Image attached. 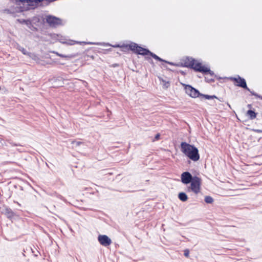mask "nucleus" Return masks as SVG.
Returning a JSON list of instances; mask_svg holds the SVG:
<instances>
[{"label": "nucleus", "mask_w": 262, "mask_h": 262, "mask_svg": "<svg viewBox=\"0 0 262 262\" xmlns=\"http://www.w3.org/2000/svg\"><path fill=\"white\" fill-rule=\"evenodd\" d=\"M180 147L181 151L192 161L196 162L199 160V150L194 146L183 142Z\"/></svg>", "instance_id": "nucleus-1"}, {"label": "nucleus", "mask_w": 262, "mask_h": 262, "mask_svg": "<svg viewBox=\"0 0 262 262\" xmlns=\"http://www.w3.org/2000/svg\"><path fill=\"white\" fill-rule=\"evenodd\" d=\"M168 63H169V64H172V63H170L169 62H168Z\"/></svg>", "instance_id": "nucleus-29"}, {"label": "nucleus", "mask_w": 262, "mask_h": 262, "mask_svg": "<svg viewBox=\"0 0 262 262\" xmlns=\"http://www.w3.org/2000/svg\"><path fill=\"white\" fill-rule=\"evenodd\" d=\"M86 43L89 44V45H99V43H93V42H88Z\"/></svg>", "instance_id": "nucleus-26"}, {"label": "nucleus", "mask_w": 262, "mask_h": 262, "mask_svg": "<svg viewBox=\"0 0 262 262\" xmlns=\"http://www.w3.org/2000/svg\"><path fill=\"white\" fill-rule=\"evenodd\" d=\"M247 115L249 117V118L251 120L254 119L256 117V114L252 110H249L247 112Z\"/></svg>", "instance_id": "nucleus-11"}, {"label": "nucleus", "mask_w": 262, "mask_h": 262, "mask_svg": "<svg viewBox=\"0 0 262 262\" xmlns=\"http://www.w3.org/2000/svg\"><path fill=\"white\" fill-rule=\"evenodd\" d=\"M248 107L250 108L251 107V105L250 104H248Z\"/></svg>", "instance_id": "nucleus-28"}, {"label": "nucleus", "mask_w": 262, "mask_h": 262, "mask_svg": "<svg viewBox=\"0 0 262 262\" xmlns=\"http://www.w3.org/2000/svg\"><path fill=\"white\" fill-rule=\"evenodd\" d=\"M19 50L24 54V55H27L28 54L27 50L24 48H19Z\"/></svg>", "instance_id": "nucleus-21"}, {"label": "nucleus", "mask_w": 262, "mask_h": 262, "mask_svg": "<svg viewBox=\"0 0 262 262\" xmlns=\"http://www.w3.org/2000/svg\"><path fill=\"white\" fill-rule=\"evenodd\" d=\"M137 50H137L136 53L140 54V55H149V54L150 53V51L148 50L143 48L141 47H139V48H137Z\"/></svg>", "instance_id": "nucleus-9"}, {"label": "nucleus", "mask_w": 262, "mask_h": 262, "mask_svg": "<svg viewBox=\"0 0 262 262\" xmlns=\"http://www.w3.org/2000/svg\"><path fill=\"white\" fill-rule=\"evenodd\" d=\"M72 144L75 145V147H77L82 144L83 143L80 141H76L74 140L72 141Z\"/></svg>", "instance_id": "nucleus-19"}, {"label": "nucleus", "mask_w": 262, "mask_h": 262, "mask_svg": "<svg viewBox=\"0 0 262 262\" xmlns=\"http://www.w3.org/2000/svg\"><path fill=\"white\" fill-rule=\"evenodd\" d=\"M160 134H159V133H158V134H157L155 136V139H154V140H153V141H156V140H159V139H160Z\"/></svg>", "instance_id": "nucleus-22"}, {"label": "nucleus", "mask_w": 262, "mask_h": 262, "mask_svg": "<svg viewBox=\"0 0 262 262\" xmlns=\"http://www.w3.org/2000/svg\"><path fill=\"white\" fill-rule=\"evenodd\" d=\"M190 186L188 189H191L195 194H198L200 191L201 179L198 177H193L192 181L190 182Z\"/></svg>", "instance_id": "nucleus-3"}, {"label": "nucleus", "mask_w": 262, "mask_h": 262, "mask_svg": "<svg viewBox=\"0 0 262 262\" xmlns=\"http://www.w3.org/2000/svg\"><path fill=\"white\" fill-rule=\"evenodd\" d=\"M178 197L179 199L183 202H185L188 200L187 195L184 192L179 193Z\"/></svg>", "instance_id": "nucleus-10"}, {"label": "nucleus", "mask_w": 262, "mask_h": 262, "mask_svg": "<svg viewBox=\"0 0 262 262\" xmlns=\"http://www.w3.org/2000/svg\"><path fill=\"white\" fill-rule=\"evenodd\" d=\"M99 242L104 246H107L111 244V239L105 235H100L98 237Z\"/></svg>", "instance_id": "nucleus-8"}, {"label": "nucleus", "mask_w": 262, "mask_h": 262, "mask_svg": "<svg viewBox=\"0 0 262 262\" xmlns=\"http://www.w3.org/2000/svg\"><path fill=\"white\" fill-rule=\"evenodd\" d=\"M193 179V177L189 172H184L181 174V181L184 184H187L190 183Z\"/></svg>", "instance_id": "nucleus-7"}, {"label": "nucleus", "mask_w": 262, "mask_h": 262, "mask_svg": "<svg viewBox=\"0 0 262 262\" xmlns=\"http://www.w3.org/2000/svg\"><path fill=\"white\" fill-rule=\"evenodd\" d=\"M252 130L255 133H262L261 129H253Z\"/></svg>", "instance_id": "nucleus-23"}, {"label": "nucleus", "mask_w": 262, "mask_h": 262, "mask_svg": "<svg viewBox=\"0 0 262 262\" xmlns=\"http://www.w3.org/2000/svg\"><path fill=\"white\" fill-rule=\"evenodd\" d=\"M185 92L187 94L192 98H196L201 95L199 91L189 85H185Z\"/></svg>", "instance_id": "nucleus-6"}, {"label": "nucleus", "mask_w": 262, "mask_h": 262, "mask_svg": "<svg viewBox=\"0 0 262 262\" xmlns=\"http://www.w3.org/2000/svg\"><path fill=\"white\" fill-rule=\"evenodd\" d=\"M149 55H150L151 57H152L154 59L159 61H164V62H167V61L163 60L162 59H161V58H160L159 57H158L157 55H156V54H155L154 53L151 52L150 51V53L149 54Z\"/></svg>", "instance_id": "nucleus-16"}, {"label": "nucleus", "mask_w": 262, "mask_h": 262, "mask_svg": "<svg viewBox=\"0 0 262 262\" xmlns=\"http://www.w3.org/2000/svg\"><path fill=\"white\" fill-rule=\"evenodd\" d=\"M54 53H55L56 55H57L58 56H60V57H67V56H66V55H62V54H59L57 52H54Z\"/></svg>", "instance_id": "nucleus-25"}, {"label": "nucleus", "mask_w": 262, "mask_h": 262, "mask_svg": "<svg viewBox=\"0 0 262 262\" xmlns=\"http://www.w3.org/2000/svg\"><path fill=\"white\" fill-rule=\"evenodd\" d=\"M129 49L132 50L134 51L135 53L137 51V48H139V46H138L136 43H132L129 46Z\"/></svg>", "instance_id": "nucleus-13"}, {"label": "nucleus", "mask_w": 262, "mask_h": 262, "mask_svg": "<svg viewBox=\"0 0 262 262\" xmlns=\"http://www.w3.org/2000/svg\"><path fill=\"white\" fill-rule=\"evenodd\" d=\"M149 55H150L151 57H152L154 59L159 61H164V62H167V61L163 60L162 59H161V58H160L159 57H158L157 55H156V54H155L154 53L151 52L150 51V53L149 54Z\"/></svg>", "instance_id": "nucleus-14"}, {"label": "nucleus", "mask_w": 262, "mask_h": 262, "mask_svg": "<svg viewBox=\"0 0 262 262\" xmlns=\"http://www.w3.org/2000/svg\"><path fill=\"white\" fill-rule=\"evenodd\" d=\"M200 95L203 96L204 98H205L207 99H213V98L218 99V98L214 95L210 96V95H201V94Z\"/></svg>", "instance_id": "nucleus-18"}, {"label": "nucleus", "mask_w": 262, "mask_h": 262, "mask_svg": "<svg viewBox=\"0 0 262 262\" xmlns=\"http://www.w3.org/2000/svg\"><path fill=\"white\" fill-rule=\"evenodd\" d=\"M186 66L192 68L196 71L202 72L204 74H209L211 76H213L214 73L209 69L203 66L200 62H198L192 58H187L185 62Z\"/></svg>", "instance_id": "nucleus-2"}, {"label": "nucleus", "mask_w": 262, "mask_h": 262, "mask_svg": "<svg viewBox=\"0 0 262 262\" xmlns=\"http://www.w3.org/2000/svg\"><path fill=\"white\" fill-rule=\"evenodd\" d=\"M5 214L7 215V216L9 218H12L14 216L13 212L10 208H6L5 209Z\"/></svg>", "instance_id": "nucleus-12"}, {"label": "nucleus", "mask_w": 262, "mask_h": 262, "mask_svg": "<svg viewBox=\"0 0 262 262\" xmlns=\"http://www.w3.org/2000/svg\"><path fill=\"white\" fill-rule=\"evenodd\" d=\"M61 42L63 43H66V44H68V43L66 41H62V40H60V41Z\"/></svg>", "instance_id": "nucleus-27"}, {"label": "nucleus", "mask_w": 262, "mask_h": 262, "mask_svg": "<svg viewBox=\"0 0 262 262\" xmlns=\"http://www.w3.org/2000/svg\"><path fill=\"white\" fill-rule=\"evenodd\" d=\"M230 79L237 83L236 84V86L246 89L249 91L252 95H256L254 92L250 91V89L247 87L246 82L244 78L238 76V77H231Z\"/></svg>", "instance_id": "nucleus-5"}, {"label": "nucleus", "mask_w": 262, "mask_h": 262, "mask_svg": "<svg viewBox=\"0 0 262 262\" xmlns=\"http://www.w3.org/2000/svg\"><path fill=\"white\" fill-rule=\"evenodd\" d=\"M204 200L205 202L208 204H211L213 202V198L210 196H206Z\"/></svg>", "instance_id": "nucleus-17"}, {"label": "nucleus", "mask_w": 262, "mask_h": 262, "mask_svg": "<svg viewBox=\"0 0 262 262\" xmlns=\"http://www.w3.org/2000/svg\"><path fill=\"white\" fill-rule=\"evenodd\" d=\"M149 55H150L151 57H152L154 59L159 61H164V62H167V61L163 60L162 59H161V58H160L159 57H158L157 55H156V54H155L154 53L151 52L150 51V53L149 54Z\"/></svg>", "instance_id": "nucleus-15"}, {"label": "nucleus", "mask_w": 262, "mask_h": 262, "mask_svg": "<svg viewBox=\"0 0 262 262\" xmlns=\"http://www.w3.org/2000/svg\"><path fill=\"white\" fill-rule=\"evenodd\" d=\"M46 22L49 26L52 28H55L57 26L62 25V20L54 16L48 15L46 17Z\"/></svg>", "instance_id": "nucleus-4"}, {"label": "nucleus", "mask_w": 262, "mask_h": 262, "mask_svg": "<svg viewBox=\"0 0 262 262\" xmlns=\"http://www.w3.org/2000/svg\"><path fill=\"white\" fill-rule=\"evenodd\" d=\"M189 252L188 250H186L184 251V255L186 256V257H188V255H189Z\"/></svg>", "instance_id": "nucleus-24"}, {"label": "nucleus", "mask_w": 262, "mask_h": 262, "mask_svg": "<svg viewBox=\"0 0 262 262\" xmlns=\"http://www.w3.org/2000/svg\"><path fill=\"white\" fill-rule=\"evenodd\" d=\"M162 82H163V85L166 88H167L168 87H169V83L167 81H166L164 80H162Z\"/></svg>", "instance_id": "nucleus-20"}]
</instances>
